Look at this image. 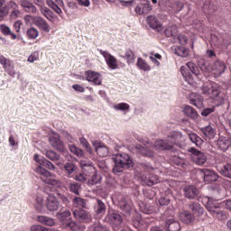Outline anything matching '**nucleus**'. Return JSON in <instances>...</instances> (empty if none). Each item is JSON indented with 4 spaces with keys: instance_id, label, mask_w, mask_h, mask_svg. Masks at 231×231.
I'll return each instance as SVG.
<instances>
[{
    "instance_id": "nucleus-1",
    "label": "nucleus",
    "mask_w": 231,
    "mask_h": 231,
    "mask_svg": "<svg viewBox=\"0 0 231 231\" xmlns=\"http://www.w3.org/2000/svg\"><path fill=\"white\" fill-rule=\"evenodd\" d=\"M35 172L41 176V180L43 183H47L45 187V192L49 194L46 200L47 209L50 210V212H56V210H59L60 203L59 199H56L51 192H55L57 189H62V182L51 179V172L42 167L36 168Z\"/></svg>"
},
{
    "instance_id": "nucleus-2",
    "label": "nucleus",
    "mask_w": 231,
    "mask_h": 231,
    "mask_svg": "<svg viewBox=\"0 0 231 231\" xmlns=\"http://www.w3.org/2000/svg\"><path fill=\"white\" fill-rule=\"evenodd\" d=\"M115 162L114 172H122L124 169H131L133 167V159L127 153H119L114 156Z\"/></svg>"
},
{
    "instance_id": "nucleus-3",
    "label": "nucleus",
    "mask_w": 231,
    "mask_h": 231,
    "mask_svg": "<svg viewBox=\"0 0 231 231\" xmlns=\"http://www.w3.org/2000/svg\"><path fill=\"white\" fill-rule=\"evenodd\" d=\"M153 171V168H151L149 166L144 167V171L139 174V178L143 185L152 187V185H156V183H159L160 178L154 175V173L152 172Z\"/></svg>"
},
{
    "instance_id": "nucleus-4",
    "label": "nucleus",
    "mask_w": 231,
    "mask_h": 231,
    "mask_svg": "<svg viewBox=\"0 0 231 231\" xmlns=\"http://www.w3.org/2000/svg\"><path fill=\"white\" fill-rule=\"evenodd\" d=\"M201 91L203 95H207L208 97H209V98H211V100H214L216 106H221V104H223V97L220 96L221 90L219 88V86H203L201 88Z\"/></svg>"
},
{
    "instance_id": "nucleus-5",
    "label": "nucleus",
    "mask_w": 231,
    "mask_h": 231,
    "mask_svg": "<svg viewBox=\"0 0 231 231\" xmlns=\"http://www.w3.org/2000/svg\"><path fill=\"white\" fill-rule=\"evenodd\" d=\"M187 68L196 77L199 75V68H198V65H196V63L192 61L188 62L186 66L180 67V73L184 77V79L186 80V82H188V84H189L190 86H194V79H192V75H190L189 70H187Z\"/></svg>"
},
{
    "instance_id": "nucleus-6",
    "label": "nucleus",
    "mask_w": 231,
    "mask_h": 231,
    "mask_svg": "<svg viewBox=\"0 0 231 231\" xmlns=\"http://www.w3.org/2000/svg\"><path fill=\"white\" fill-rule=\"evenodd\" d=\"M176 143V139L172 135H168L166 139H159L155 141L154 147L158 151H171Z\"/></svg>"
},
{
    "instance_id": "nucleus-7",
    "label": "nucleus",
    "mask_w": 231,
    "mask_h": 231,
    "mask_svg": "<svg viewBox=\"0 0 231 231\" xmlns=\"http://www.w3.org/2000/svg\"><path fill=\"white\" fill-rule=\"evenodd\" d=\"M57 216L59 219H60V221H65L64 225L66 228H69V230H73V231L80 230V226H79L77 223L71 220V212H69V210H66L62 213H58Z\"/></svg>"
},
{
    "instance_id": "nucleus-8",
    "label": "nucleus",
    "mask_w": 231,
    "mask_h": 231,
    "mask_svg": "<svg viewBox=\"0 0 231 231\" xmlns=\"http://www.w3.org/2000/svg\"><path fill=\"white\" fill-rule=\"evenodd\" d=\"M106 220L109 223V225H111L114 230H118V228H120V225L124 223V217H122V215L116 211H109Z\"/></svg>"
},
{
    "instance_id": "nucleus-9",
    "label": "nucleus",
    "mask_w": 231,
    "mask_h": 231,
    "mask_svg": "<svg viewBox=\"0 0 231 231\" xmlns=\"http://www.w3.org/2000/svg\"><path fill=\"white\" fill-rule=\"evenodd\" d=\"M189 152H191V159L197 165H205L207 163V155L205 153L198 151L196 148H190Z\"/></svg>"
},
{
    "instance_id": "nucleus-10",
    "label": "nucleus",
    "mask_w": 231,
    "mask_h": 231,
    "mask_svg": "<svg viewBox=\"0 0 231 231\" xmlns=\"http://www.w3.org/2000/svg\"><path fill=\"white\" fill-rule=\"evenodd\" d=\"M100 55H102L110 69H118V62L115 56L111 55L106 51L99 50Z\"/></svg>"
},
{
    "instance_id": "nucleus-11",
    "label": "nucleus",
    "mask_w": 231,
    "mask_h": 231,
    "mask_svg": "<svg viewBox=\"0 0 231 231\" xmlns=\"http://www.w3.org/2000/svg\"><path fill=\"white\" fill-rule=\"evenodd\" d=\"M73 216L79 223H89L91 221V215L82 208L75 209Z\"/></svg>"
},
{
    "instance_id": "nucleus-12",
    "label": "nucleus",
    "mask_w": 231,
    "mask_h": 231,
    "mask_svg": "<svg viewBox=\"0 0 231 231\" xmlns=\"http://www.w3.org/2000/svg\"><path fill=\"white\" fill-rule=\"evenodd\" d=\"M85 76L88 82H93L95 86H102V75H100V73L93 70H87Z\"/></svg>"
},
{
    "instance_id": "nucleus-13",
    "label": "nucleus",
    "mask_w": 231,
    "mask_h": 231,
    "mask_svg": "<svg viewBox=\"0 0 231 231\" xmlns=\"http://www.w3.org/2000/svg\"><path fill=\"white\" fill-rule=\"evenodd\" d=\"M49 143H51V147L57 149L59 152H65L66 146L64 143L60 141V137L59 135H52L49 138Z\"/></svg>"
},
{
    "instance_id": "nucleus-14",
    "label": "nucleus",
    "mask_w": 231,
    "mask_h": 231,
    "mask_svg": "<svg viewBox=\"0 0 231 231\" xmlns=\"http://www.w3.org/2000/svg\"><path fill=\"white\" fill-rule=\"evenodd\" d=\"M201 172L203 174L204 181L207 183H213L214 181H217V179L219 178V175H217V173L212 170L203 169L201 170Z\"/></svg>"
},
{
    "instance_id": "nucleus-15",
    "label": "nucleus",
    "mask_w": 231,
    "mask_h": 231,
    "mask_svg": "<svg viewBox=\"0 0 231 231\" xmlns=\"http://www.w3.org/2000/svg\"><path fill=\"white\" fill-rule=\"evenodd\" d=\"M183 192L188 199H195V198H198V194H199V189L195 186H186L183 188Z\"/></svg>"
},
{
    "instance_id": "nucleus-16",
    "label": "nucleus",
    "mask_w": 231,
    "mask_h": 231,
    "mask_svg": "<svg viewBox=\"0 0 231 231\" xmlns=\"http://www.w3.org/2000/svg\"><path fill=\"white\" fill-rule=\"evenodd\" d=\"M132 225L134 228H136V230L142 231L145 230V228L148 226L149 221L144 220L141 216H137L136 218L132 220Z\"/></svg>"
},
{
    "instance_id": "nucleus-17",
    "label": "nucleus",
    "mask_w": 231,
    "mask_h": 231,
    "mask_svg": "<svg viewBox=\"0 0 231 231\" xmlns=\"http://www.w3.org/2000/svg\"><path fill=\"white\" fill-rule=\"evenodd\" d=\"M146 23L152 28V30H155L156 32H161L162 30V23L156 18L154 15H149L146 18Z\"/></svg>"
},
{
    "instance_id": "nucleus-18",
    "label": "nucleus",
    "mask_w": 231,
    "mask_h": 231,
    "mask_svg": "<svg viewBox=\"0 0 231 231\" xmlns=\"http://www.w3.org/2000/svg\"><path fill=\"white\" fill-rule=\"evenodd\" d=\"M151 10H152V6H151L150 2L147 4H140L134 8V12L137 15H147Z\"/></svg>"
},
{
    "instance_id": "nucleus-19",
    "label": "nucleus",
    "mask_w": 231,
    "mask_h": 231,
    "mask_svg": "<svg viewBox=\"0 0 231 231\" xmlns=\"http://www.w3.org/2000/svg\"><path fill=\"white\" fill-rule=\"evenodd\" d=\"M20 5L27 14H37V7L30 0H20Z\"/></svg>"
},
{
    "instance_id": "nucleus-20",
    "label": "nucleus",
    "mask_w": 231,
    "mask_h": 231,
    "mask_svg": "<svg viewBox=\"0 0 231 231\" xmlns=\"http://www.w3.org/2000/svg\"><path fill=\"white\" fill-rule=\"evenodd\" d=\"M135 151L138 154H142L143 156H146L147 158H152L154 156V152L151 147H143L142 144L135 145Z\"/></svg>"
},
{
    "instance_id": "nucleus-21",
    "label": "nucleus",
    "mask_w": 231,
    "mask_h": 231,
    "mask_svg": "<svg viewBox=\"0 0 231 231\" xmlns=\"http://www.w3.org/2000/svg\"><path fill=\"white\" fill-rule=\"evenodd\" d=\"M208 210L213 216V217H217V219H225L226 217V214L223 212L217 206H208Z\"/></svg>"
},
{
    "instance_id": "nucleus-22",
    "label": "nucleus",
    "mask_w": 231,
    "mask_h": 231,
    "mask_svg": "<svg viewBox=\"0 0 231 231\" xmlns=\"http://www.w3.org/2000/svg\"><path fill=\"white\" fill-rule=\"evenodd\" d=\"M34 24L35 26H38L42 32H45L46 33H50V24H48V22L44 20L42 17H35L34 18Z\"/></svg>"
},
{
    "instance_id": "nucleus-23",
    "label": "nucleus",
    "mask_w": 231,
    "mask_h": 231,
    "mask_svg": "<svg viewBox=\"0 0 231 231\" xmlns=\"http://www.w3.org/2000/svg\"><path fill=\"white\" fill-rule=\"evenodd\" d=\"M180 217L183 223L186 225H190L196 220V217L190 211L184 210L180 214Z\"/></svg>"
},
{
    "instance_id": "nucleus-24",
    "label": "nucleus",
    "mask_w": 231,
    "mask_h": 231,
    "mask_svg": "<svg viewBox=\"0 0 231 231\" xmlns=\"http://www.w3.org/2000/svg\"><path fill=\"white\" fill-rule=\"evenodd\" d=\"M211 69L214 73V75H221L222 73H225V69H226V65H225V62L217 60L213 63Z\"/></svg>"
},
{
    "instance_id": "nucleus-25",
    "label": "nucleus",
    "mask_w": 231,
    "mask_h": 231,
    "mask_svg": "<svg viewBox=\"0 0 231 231\" xmlns=\"http://www.w3.org/2000/svg\"><path fill=\"white\" fill-rule=\"evenodd\" d=\"M189 210L193 213V216H198V217H200V216H203V213L205 212V209L203 207H201V204L198 202H192L189 205Z\"/></svg>"
},
{
    "instance_id": "nucleus-26",
    "label": "nucleus",
    "mask_w": 231,
    "mask_h": 231,
    "mask_svg": "<svg viewBox=\"0 0 231 231\" xmlns=\"http://www.w3.org/2000/svg\"><path fill=\"white\" fill-rule=\"evenodd\" d=\"M119 208L122 210L123 216H131V212L133 210V206L126 202L125 199H121L119 202Z\"/></svg>"
},
{
    "instance_id": "nucleus-27",
    "label": "nucleus",
    "mask_w": 231,
    "mask_h": 231,
    "mask_svg": "<svg viewBox=\"0 0 231 231\" xmlns=\"http://www.w3.org/2000/svg\"><path fill=\"white\" fill-rule=\"evenodd\" d=\"M168 231H180L181 230V226L180 222L176 221L174 218L166 219V226Z\"/></svg>"
},
{
    "instance_id": "nucleus-28",
    "label": "nucleus",
    "mask_w": 231,
    "mask_h": 231,
    "mask_svg": "<svg viewBox=\"0 0 231 231\" xmlns=\"http://www.w3.org/2000/svg\"><path fill=\"white\" fill-rule=\"evenodd\" d=\"M189 104H191V106H195V107H198L199 109H201V107H203V97L197 94H191L189 97Z\"/></svg>"
},
{
    "instance_id": "nucleus-29",
    "label": "nucleus",
    "mask_w": 231,
    "mask_h": 231,
    "mask_svg": "<svg viewBox=\"0 0 231 231\" xmlns=\"http://www.w3.org/2000/svg\"><path fill=\"white\" fill-rule=\"evenodd\" d=\"M205 140H212L216 134V130L211 125H208L200 129Z\"/></svg>"
},
{
    "instance_id": "nucleus-30",
    "label": "nucleus",
    "mask_w": 231,
    "mask_h": 231,
    "mask_svg": "<svg viewBox=\"0 0 231 231\" xmlns=\"http://www.w3.org/2000/svg\"><path fill=\"white\" fill-rule=\"evenodd\" d=\"M95 212L97 216L99 217H102L106 214V203H104L102 200L97 199V205L95 206Z\"/></svg>"
},
{
    "instance_id": "nucleus-31",
    "label": "nucleus",
    "mask_w": 231,
    "mask_h": 231,
    "mask_svg": "<svg viewBox=\"0 0 231 231\" xmlns=\"http://www.w3.org/2000/svg\"><path fill=\"white\" fill-rule=\"evenodd\" d=\"M217 171L222 176H225L226 178H230L231 180V164L226 163L223 166H218Z\"/></svg>"
},
{
    "instance_id": "nucleus-32",
    "label": "nucleus",
    "mask_w": 231,
    "mask_h": 231,
    "mask_svg": "<svg viewBox=\"0 0 231 231\" xmlns=\"http://www.w3.org/2000/svg\"><path fill=\"white\" fill-rule=\"evenodd\" d=\"M121 57H123V59H125L127 61V64H134V60H136L134 52L130 49H126L125 51V54Z\"/></svg>"
},
{
    "instance_id": "nucleus-33",
    "label": "nucleus",
    "mask_w": 231,
    "mask_h": 231,
    "mask_svg": "<svg viewBox=\"0 0 231 231\" xmlns=\"http://www.w3.org/2000/svg\"><path fill=\"white\" fill-rule=\"evenodd\" d=\"M37 221L42 223V225H46L47 226H54L55 225V220L46 216H38Z\"/></svg>"
},
{
    "instance_id": "nucleus-34",
    "label": "nucleus",
    "mask_w": 231,
    "mask_h": 231,
    "mask_svg": "<svg viewBox=\"0 0 231 231\" xmlns=\"http://www.w3.org/2000/svg\"><path fill=\"white\" fill-rule=\"evenodd\" d=\"M217 145H218V149H220V151H227L228 147H230L231 145V142L230 139H226V138H221L217 141Z\"/></svg>"
},
{
    "instance_id": "nucleus-35",
    "label": "nucleus",
    "mask_w": 231,
    "mask_h": 231,
    "mask_svg": "<svg viewBox=\"0 0 231 231\" xmlns=\"http://www.w3.org/2000/svg\"><path fill=\"white\" fill-rule=\"evenodd\" d=\"M166 37H176L178 35V25H171L164 31Z\"/></svg>"
},
{
    "instance_id": "nucleus-36",
    "label": "nucleus",
    "mask_w": 231,
    "mask_h": 231,
    "mask_svg": "<svg viewBox=\"0 0 231 231\" xmlns=\"http://www.w3.org/2000/svg\"><path fill=\"white\" fill-rule=\"evenodd\" d=\"M204 13L207 14L208 15H213L214 12L217 10V5L209 3V4H205L203 6Z\"/></svg>"
},
{
    "instance_id": "nucleus-37",
    "label": "nucleus",
    "mask_w": 231,
    "mask_h": 231,
    "mask_svg": "<svg viewBox=\"0 0 231 231\" xmlns=\"http://www.w3.org/2000/svg\"><path fill=\"white\" fill-rule=\"evenodd\" d=\"M137 68L139 69H142L143 71H151V66L147 64V61L142 58L137 59V63H136Z\"/></svg>"
},
{
    "instance_id": "nucleus-38",
    "label": "nucleus",
    "mask_w": 231,
    "mask_h": 231,
    "mask_svg": "<svg viewBox=\"0 0 231 231\" xmlns=\"http://www.w3.org/2000/svg\"><path fill=\"white\" fill-rule=\"evenodd\" d=\"M75 171H77V167L75 164H73V162L65 163L64 172H65L66 176H71L73 174V172H75Z\"/></svg>"
},
{
    "instance_id": "nucleus-39",
    "label": "nucleus",
    "mask_w": 231,
    "mask_h": 231,
    "mask_svg": "<svg viewBox=\"0 0 231 231\" xmlns=\"http://www.w3.org/2000/svg\"><path fill=\"white\" fill-rule=\"evenodd\" d=\"M183 113L186 114L189 118H198V112L190 106H186L183 108Z\"/></svg>"
},
{
    "instance_id": "nucleus-40",
    "label": "nucleus",
    "mask_w": 231,
    "mask_h": 231,
    "mask_svg": "<svg viewBox=\"0 0 231 231\" xmlns=\"http://www.w3.org/2000/svg\"><path fill=\"white\" fill-rule=\"evenodd\" d=\"M69 187V190H70V192H72L73 194H76V196H79V190H80V184L79 182H69L68 184Z\"/></svg>"
},
{
    "instance_id": "nucleus-41",
    "label": "nucleus",
    "mask_w": 231,
    "mask_h": 231,
    "mask_svg": "<svg viewBox=\"0 0 231 231\" xmlns=\"http://www.w3.org/2000/svg\"><path fill=\"white\" fill-rule=\"evenodd\" d=\"M174 53L178 57H189V50L183 46L175 47Z\"/></svg>"
},
{
    "instance_id": "nucleus-42",
    "label": "nucleus",
    "mask_w": 231,
    "mask_h": 231,
    "mask_svg": "<svg viewBox=\"0 0 231 231\" xmlns=\"http://www.w3.org/2000/svg\"><path fill=\"white\" fill-rule=\"evenodd\" d=\"M41 12L42 15L45 16L48 19V21L53 22V19H55V14L51 10H50V8L42 7L41 9Z\"/></svg>"
},
{
    "instance_id": "nucleus-43",
    "label": "nucleus",
    "mask_w": 231,
    "mask_h": 231,
    "mask_svg": "<svg viewBox=\"0 0 231 231\" xmlns=\"http://www.w3.org/2000/svg\"><path fill=\"white\" fill-rule=\"evenodd\" d=\"M69 149L70 152H72L79 158H82L84 156V151H82L80 148L75 146V144H69Z\"/></svg>"
},
{
    "instance_id": "nucleus-44",
    "label": "nucleus",
    "mask_w": 231,
    "mask_h": 231,
    "mask_svg": "<svg viewBox=\"0 0 231 231\" xmlns=\"http://www.w3.org/2000/svg\"><path fill=\"white\" fill-rule=\"evenodd\" d=\"M189 140L195 143L197 146L202 145L203 144V139H201V137H199L198 134H196L195 133H191L189 134Z\"/></svg>"
},
{
    "instance_id": "nucleus-45",
    "label": "nucleus",
    "mask_w": 231,
    "mask_h": 231,
    "mask_svg": "<svg viewBox=\"0 0 231 231\" xmlns=\"http://www.w3.org/2000/svg\"><path fill=\"white\" fill-rule=\"evenodd\" d=\"M46 5L50 8H51V10L56 12L58 14V15H60V14H62V9H60V7H59V5L57 4H55V2L53 0H47Z\"/></svg>"
},
{
    "instance_id": "nucleus-46",
    "label": "nucleus",
    "mask_w": 231,
    "mask_h": 231,
    "mask_svg": "<svg viewBox=\"0 0 231 231\" xmlns=\"http://www.w3.org/2000/svg\"><path fill=\"white\" fill-rule=\"evenodd\" d=\"M43 167H46L47 169H50V171L55 170V165H53V163H51L50 161L46 159H41L40 165L37 167V169H39V167H41L42 169H44Z\"/></svg>"
},
{
    "instance_id": "nucleus-47",
    "label": "nucleus",
    "mask_w": 231,
    "mask_h": 231,
    "mask_svg": "<svg viewBox=\"0 0 231 231\" xmlns=\"http://www.w3.org/2000/svg\"><path fill=\"white\" fill-rule=\"evenodd\" d=\"M45 156L52 162H59V160H60V155L51 150H48L45 153Z\"/></svg>"
},
{
    "instance_id": "nucleus-48",
    "label": "nucleus",
    "mask_w": 231,
    "mask_h": 231,
    "mask_svg": "<svg viewBox=\"0 0 231 231\" xmlns=\"http://www.w3.org/2000/svg\"><path fill=\"white\" fill-rule=\"evenodd\" d=\"M96 152L98 154V156H101L102 158H105V156H107L109 154V150L106 146L99 145L96 148Z\"/></svg>"
},
{
    "instance_id": "nucleus-49",
    "label": "nucleus",
    "mask_w": 231,
    "mask_h": 231,
    "mask_svg": "<svg viewBox=\"0 0 231 231\" xmlns=\"http://www.w3.org/2000/svg\"><path fill=\"white\" fill-rule=\"evenodd\" d=\"M73 204L74 207H77V208H84V207H86V201L84 200V199L79 197H76L73 199Z\"/></svg>"
},
{
    "instance_id": "nucleus-50",
    "label": "nucleus",
    "mask_w": 231,
    "mask_h": 231,
    "mask_svg": "<svg viewBox=\"0 0 231 231\" xmlns=\"http://www.w3.org/2000/svg\"><path fill=\"white\" fill-rule=\"evenodd\" d=\"M114 109H116V111H129L131 106L127 103H118L114 106Z\"/></svg>"
},
{
    "instance_id": "nucleus-51",
    "label": "nucleus",
    "mask_w": 231,
    "mask_h": 231,
    "mask_svg": "<svg viewBox=\"0 0 231 231\" xmlns=\"http://www.w3.org/2000/svg\"><path fill=\"white\" fill-rule=\"evenodd\" d=\"M34 207L38 212H42L44 208V199H42V197H37L36 204L34 205Z\"/></svg>"
},
{
    "instance_id": "nucleus-52",
    "label": "nucleus",
    "mask_w": 231,
    "mask_h": 231,
    "mask_svg": "<svg viewBox=\"0 0 231 231\" xmlns=\"http://www.w3.org/2000/svg\"><path fill=\"white\" fill-rule=\"evenodd\" d=\"M0 64H2L4 69H6L7 68H10L11 65H13L12 60H8L4 55L0 56Z\"/></svg>"
},
{
    "instance_id": "nucleus-53",
    "label": "nucleus",
    "mask_w": 231,
    "mask_h": 231,
    "mask_svg": "<svg viewBox=\"0 0 231 231\" xmlns=\"http://www.w3.org/2000/svg\"><path fill=\"white\" fill-rule=\"evenodd\" d=\"M27 37L29 39H36L39 37V31L33 27H31L27 30Z\"/></svg>"
},
{
    "instance_id": "nucleus-54",
    "label": "nucleus",
    "mask_w": 231,
    "mask_h": 231,
    "mask_svg": "<svg viewBox=\"0 0 231 231\" xmlns=\"http://www.w3.org/2000/svg\"><path fill=\"white\" fill-rule=\"evenodd\" d=\"M92 228L93 231H109V229L106 226H104L99 223L94 224Z\"/></svg>"
},
{
    "instance_id": "nucleus-55",
    "label": "nucleus",
    "mask_w": 231,
    "mask_h": 231,
    "mask_svg": "<svg viewBox=\"0 0 231 231\" xmlns=\"http://www.w3.org/2000/svg\"><path fill=\"white\" fill-rule=\"evenodd\" d=\"M79 6H84L85 8H89L91 6V0H76Z\"/></svg>"
},
{
    "instance_id": "nucleus-56",
    "label": "nucleus",
    "mask_w": 231,
    "mask_h": 231,
    "mask_svg": "<svg viewBox=\"0 0 231 231\" xmlns=\"http://www.w3.org/2000/svg\"><path fill=\"white\" fill-rule=\"evenodd\" d=\"M8 15V9L4 5L0 6V22L5 19Z\"/></svg>"
},
{
    "instance_id": "nucleus-57",
    "label": "nucleus",
    "mask_w": 231,
    "mask_h": 231,
    "mask_svg": "<svg viewBox=\"0 0 231 231\" xmlns=\"http://www.w3.org/2000/svg\"><path fill=\"white\" fill-rule=\"evenodd\" d=\"M31 231H50V228L44 227L40 225H34L31 226Z\"/></svg>"
},
{
    "instance_id": "nucleus-58",
    "label": "nucleus",
    "mask_w": 231,
    "mask_h": 231,
    "mask_svg": "<svg viewBox=\"0 0 231 231\" xmlns=\"http://www.w3.org/2000/svg\"><path fill=\"white\" fill-rule=\"evenodd\" d=\"M178 41H179L180 44H182V46H185V44H187V42L189 41V38L187 36H185V34H179Z\"/></svg>"
},
{
    "instance_id": "nucleus-59",
    "label": "nucleus",
    "mask_w": 231,
    "mask_h": 231,
    "mask_svg": "<svg viewBox=\"0 0 231 231\" xmlns=\"http://www.w3.org/2000/svg\"><path fill=\"white\" fill-rule=\"evenodd\" d=\"M5 6L7 12H10V9L14 10V9L17 8L19 5L15 2L10 1Z\"/></svg>"
},
{
    "instance_id": "nucleus-60",
    "label": "nucleus",
    "mask_w": 231,
    "mask_h": 231,
    "mask_svg": "<svg viewBox=\"0 0 231 231\" xmlns=\"http://www.w3.org/2000/svg\"><path fill=\"white\" fill-rule=\"evenodd\" d=\"M5 71H6L10 77H15V67L14 64L5 69Z\"/></svg>"
},
{
    "instance_id": "nucleus-61",
    "label": "nucleus",
    "mask_w": 231,
    "mask_h": 231,
    "mask_svg": "<svg viewBox=\"0 0 231 231\" xmlns=\"http://www.w3.org/2000/svg\"><path fill=\"white\" fill-rule=\"evenodd\" d=\"M79 143L81 145H83V147H86L87 151H90L91 150V148L89 147V143L88 142V140H86V138L80 137L79 138Z\"/></svg>"
},
{
    "instance_id": "nucleus-62",
    "label": "nucleus",
    "mask_w": 231,
    "mask_h": 231,
    "mask_svg": "<svg viewBox=\"0 0 231 231\" xmlns=\"http://www.w3.org/2000/svg\"><path fill=\"white\" fill-rule=\"evenodd\" d=\"M59 189H60V188H57V190H55L54 192H56L58 198H59L63 203L67 204V203H68V197H66V196L63 195V194L59 193Z\"/></svg>"
},
{
    "instance_id": "nucleus-63",
    "label": "nucleus",
    "mask_w": 231,
    "mask_h": 231,
    "mask_svg": "<svg viewBox=\"0 0 231 231\" xmlns=\"http://www.w3.org/2000/svg\"><path fill=\"white\" fill-rule=\"evenodd\" d=\"M171 203V200L165 197H162L159 199V204L161 207H167Z\"/></svg>"
},
{
    "instance_id": "nucleus-64",
    "label": "nucleus",
    "mask_w": 231,
    "mask_h": 231,
    "mask_svg": "<svg viewBox=\"0 0 231 231\" xmlns=\"http://www.w3.org/2000/svg\"><path fill=\"white\" fill-rule=\"evenodd\" d=\"M98 183V175L93 174L91 179L88 180V185H97Z\"/></svg>"
}]
</instances>
